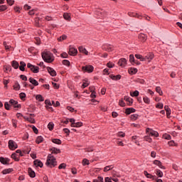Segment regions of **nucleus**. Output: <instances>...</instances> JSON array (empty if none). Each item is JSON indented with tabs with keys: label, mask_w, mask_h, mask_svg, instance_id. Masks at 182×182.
Segmentation results:
<instances>
[{
	"label": "nucleus",
	"mask_w": 182,
	"mask_h": 182,
	"mask_svg": "<svg viewBox=\"0 0 182 182\" xmlns=\"http://www.w3.org/2000/svg\"><path fill=\"white\" fill-rule=\"evenodd\" d=\"M102 49L107 52H112L113 50V46L109 44H104L102 46Z\"/></svg>",
	"instance_id": "0eeeda50"
},
{
	"label": "nucleus",
	"mask_w": 182,
	"mask_h": 182,
	"mask_svg": "<svg viewBox=\"0 0 182 182\" xmlns=\"http://www.w3.org/2000/svg\"><path fill=\"white\" fill-rule=\"evenodd\" d=\"M20 98L21 99V100H23V99H25V97H26V94H25L24 92H21L19 94Z\"/></svg>",
	"instance_id": "603ef678"
},
{
	"label": "nucleus",
	"mask_w": 182,
	"mask_h": 182,
	"mask_svg": "<svg viewBox=\"0 0 182 182\" xmlns=\"http://www.w3.org/2000/svg\"><path fill=\"white\" fill-rule=\"evenodd\" d=\"M9 103L11 106H14L15 109H20L21 107V105L18 104V101H16L14 99L10 100Z\"/></svg>",
	"instance_id": "6e6552de"
},
{
	"label": "nucleus",
	"mask_w": 182,
	"mask_h": 182,
	"mask_svg": "<svg viewBox=\"0 0 182 182\" xmlns=\"http://www.w3.org/2000/svg\"><path fill=\"white\" fill-rule=\"evenodd\" d=\"M156 176H158V177H163V171H161L159 169L156 170Z\"/></svg>",
	"instance_id": "37998d69"
},
{
	"label": "nucleus",
	"mask_w": 182,
	"mask_h": 182,
	"mask_svg": "<svg viewBox=\"0 0 182 182\" xmlns=\"http://www.w3.org/2000/svg\"><path fill=\"white\" fill-rule=\"evenodd\" d=\"M124 100H126V102H128L129 106H132V105H133V99H132L130 97L125 96L124 97Z\"/></svg>",
	"instance_id": "aec40b11"
},
{
	"label": "nucleus",
	"mask_w": 182,
	"mask_h": 182,
	"mask_svg": "<svg viewBox=\"0 0 182 182\" xmlns=\"http://www.w3.org/2000/svg\"><path fill=\"white\" fill-rule=\"evenodd\" d=\"M130 96H132V97H137V96H139V91L135 90L134 92H130Z\"/></svg>",
	"instance_id": "ea45409f"
},
{
	"label": "nucleus",
	"mask_w": 182,
	"mask_h": 182,
	"mask_svg": "<svg viewBox=\"0 0 182 182\" xmlns=\"http://www.w3.org/2000/svg\"><path fill=\"white\" fill-rule=\"evenodd\" d=\"M136 60H134V55L131 54L129 55V62H131V63H134Z\"/></svg>",
	"instance_id": "de8ad7c7"
},
{
	"label": "nucleus",
	"mask_w": 182,
	"mask_h": 182,
	"mask_svg": "<svg viewBox=\"0 0 182 182\" xmlns=\"http://www.w3.org/2000/svg\"><path fill=\"white\" fill-rule=\"evenodd\" d=\"M156 107L157 109H163V103H158L156 105Z\"/></svg>",
	"instance_id": "bf43d9fd"
},
{
	"label": "nucleus",
	"mask_w": 182,
	"mask_h": 182,
	"mask_svg": "<svg viewBox=\"0 0 182 182\" xmlns=\"http://www.w3.org/2000/svg\"><path fill=\"white\" fill-rule=\"evenodd\" d=\"M164 109H165V110L166 112L167 117L169 118L170 117V114H171V109H170V108L167 105H165Z\"/></svg>",
	"instance_id": "4be33fe9"
},
{
	"label": "nucleus",
	"mask_w": 182,
	"mask_h": 182,
	"mask_svg": "<svg viewBox=\"0 0 182 182\" xmlns=\"http://www.w3.org/2000/svg\"><path fill=\"white\" fill-rule=\"evenodd\" d=\"M63 18L65 19V21H70V15L68 13L63 14Z\"/></svg>",
	"instance_id": "f704fd0d"
},
{
	"label": "nucleus",
	"mask_w": 182,
	"mask_h": 182,
	"mask_svg": "<svg viewBox=\"0 0 182 182\" xmlns=\"http://www.w3.org/2000/svg\"><path fill=\"white\" fill-rule=\"evenodd\" d=\"M66 38H68V36H66L65 35H63V36H61L58 38V41H60V42H62V41H65V39H66Z\"/></svg>",
	"instance_id": "6e6d98bb"
},
{
	"label": "nucleus",
	"mask_w": 182,
	"mask_h": 182,
	"mask_svg": "<svg viewBox=\"0 0 182 182\" xmlns=\"http://www.w3.org/2000/svg\"><path fill=\"white\" fill-rule=\"evenodd\" d=\"M9 161H11V159L8 158L0 157V162L1 164H9Z\"/></svg>",
	"instance_id": "f8f14e48"
},
{
	"label": "nucleus",
	"mask_w": 182,
	"mask_h": 182,
	"mask_svg": "<svg viewBox=\"0 0 182 182\" xmlns=\"http://www.w3.org/2000/svg\"><path fill=\"white\" fill-rule=\"evenodd\" d=\"M11 171H14V169L12 168H7L2 171L3 174H9Z\"/></svg>",
	"instance_id": "72a5a7b5"
},
{
	"label": "nucleus",
	"mask_w": 182,
	"mask_h": 182,
	"mask_svg": "<svg viewBox=\"0 0 182 182\" xmlns=\"http://www.w3.org/2000/svg\"><path fill=\"white\" fill-rule=\"evenodd\" d=\"M7 1V4H9V5H10L11 6H12V5H14L15 1L14 0H6Z\"/></svg>",
	"instance_id": "680f3d73"
},
{
	"label": "nucleus",
	"mask_w": 182,
	"mask_h": 182,
	"mask_svg": "<svg viewBox=\"0 0 182 182\" xmlns=\"http://www.w3.org/2000/svg\"><path fill=\"white\" fill-rule=\"evenodd\" d=\"M47 70L50 76H56V71L53 68L50 67H47Z\"/></svg>",
	"instance_id": "ddd939ff"
},
{
	"label": "nucleus",
	"mask_w": 182,
	"mask_h": 182,
	"mask_svg": "<svg viewBox=\"0 0 182 182\" xmlns=\"http://www.w3.org/2000/svg\"><path fill=\"white\" fill-rule=\"evenodd\" d=\"M109 77H110V79H112V80H120V79H122V75H110Z\"/></svg>",
	"instance_id": "2eb2a0df"
},
{
	"label": "nucleus",
	"mask_w": 182,
	"mask_h": 182,
	"mask_svg": "<svg viewBox=\"0 0 182 182\" xmlns=\"http://www.w3.org/2000/svg\"><path fill=\"white\" fill-rule=\"evenodd\" d=\"M14 90H19L21 89V85H19V82H16L15 85H14Z\"/></svg>",
	"instance_id": "4c0bfd02"
},
{
	"label": "nucleus",
	"mask_w": 182,
	"mask_h": 182,
	"mask_svg": "<svg viewBox=\"0 0 182 182\" xmlns=\"http://www.w3.org/2000/svg\"><path fill=\"white\" fill-rule=\"evenodd\" d=\"M59 170H62V168H66V164L63 163L58 166Z\"/></svg>",
	"instance_id": "864d4df0"
},
{
	"label": "nucleus",
	"mask_w": 182,
	"mask_h": 182,
	"mask_svg": "<svg viewBox=\"0 0 182 182\" xmlns=\"http://www.w3.org/2000/svg\"><path fill=\"white\" fill-rule=\"evenodd\" d=\"M63 64H64L65 66H69V65H70V62H69L68 60H63Z\"/></svg>",
	"instance_id": "5fc2aeb1"
},
{
	"label": "nucleus",
	"mask_w": 182,
	"mask_h": 182,
	"mask_svg": "<svg viewBox=\"0 0 182 182\" xmlns=\"http://www.w3.org/2000/svg\"><path fill=\"white\" fill-rule=\"evenodd\" d=\"M11 159H14L15 161H19V157H18V155H16L15 153L11 154Z\"/></svg>",
	"instance_id": "e433bc0d"
},
{
	"label": "nucleus",
	"mask_w": 182,
	"mask_h": 182,
	"mask_svg": "<svg viewBox=\"0 0 182 182\" xmlns=\"http://www.w3.org/2000/svg\"><path fill=\"white\" fill-rule=\"evenodd\" d=\"M32 129H33V131L34 132V133H36V134H38V129L36 128V127L33 125Z\"/></svg>",
	"instance_id": "774afa93"
},
{
	"label": "nucleus",
	"mask_w": 182,
	"mask_h": 182,
	"mask_svg": "<svg viewBox=\"0 0 182 182\" xmlns=\"http://www.w3.org/2000/svg\"><path fill=\"white\" fill-rule=\"evenodd\" d=\"M93 66L92 65H85L82 67V70H83V72H87L88 73H92V72H93Z\"/></svg>",
	"instance_id": "39448f33"
},
{
	"label": "nucleus",
	"mask_w": 182,
	"mask_h": 182,
	"mask_svg": "<svg viewBox=\"0 0 182 182\" xmlns=\"http://www.w3.org/2000/svg\"><path fill=\"white\" fill-rule=\"evenodd\" d=\"M146 133H149L151 136H154V137H159V132L150 129L146 128Z\"/></svg>",
	"instance_id": "423d86ee"
},
{
	"label": "nucleus",
	"mask_w": 182,
	"mask_h": 182,
	"mask_svg": "<svg viewBox=\"0 0 182 182\" xmlns=\"http://www.w3.org/2000/svg\"><path fill=\"white\" fill-rule=\"evenodd\" d=\"M154 58V54L149 53L147 55L145 56V60H148V62H151Z\"/></svg>",
	"instance_id": "4468645a"
},
{
	"label": "nucleus",
	"mask_w": 182,
	"mask_h": 182,
	"mask_svg": "<svg viewBox=\"0 0 182 182\" xmlns=\"http://www.w3.org/2000/svg\"><path fill=\"white\" fill-rule=\"evenodd\" d=\"M118 136L119 137H124V136H126V134L122 132H118Z\"/></svg>",
	"instance_id": "69168bd1"
},
{
	"label": "nucleus",
	"mask_w": 182,
	"mask_h": 182,
	"mask_svg": "<svg viewBox=\"0 0 182 182\" xmlns=\"http://www.w3.org/2000/svg\"><path fill=\"white\" fill-rule=\"evenodd\" d=\"M144 140H145L146 141H148L149 143H151V141H152L151 138H150V136H145L144 137Z\"/></svg>",
	"instance_id": "8fccbe9b"
},
{
	"label": "nucleus",
	"mask_w": 182,
	"mask_h": 182,
	"mask_svg": "<svg viewBox=\"0 0 182 182\" xmlns=\"http://www.w3.org/2000/svg\"><path fill=\"white\" fill-rule=\"evenodd\" d=\"M82 164L83 166H86V165H87V166H89L90 162H89V160H87V159H84L82 160Z\"/></svg>",
	"instance_id": "49530a36"
},
{
	"label": "nucleus",
	"mask_w": 182,
	"mask_h": 182,
	"mask_svg": "<svg viewBox=\"0 0 182 182\" xmlns=\"http://www.w3.org/2000/svg\"><path fill=\"white\" fill-rule=\"evenodd\" d=\"M9 149H10V150H15V149H18V144L14 140H9Z\"/></svg>",
	"instance_id": "20e7f679"
},
{
	"label": "nucleus",
	"mask_w": 182,
	"mask_h": 182,
	"mask_svg": "<svg viewBox=\"0 0 182 182\" xmlns=\"http://www.w3.org/2000/svg\"><path fill=\"white\" fill-rule=\"evenodd\" d=\"M51 151V154H59V153H60V149L53 147L50 149Z\"/></svg>",
	"instance_id": "dca6fc26"
},
{
	"label": "nucleus",
	"mask_w": 182,
	"mask_h": 182,
	"mask_svg": "<svg viewBox=\"0 0 182 182\" xmlns=\"http://www.w3.org/2000/svg\"><path fill=\"white\" fill-rule=\"evenodd\" d=\"M34 166H37V167H43V164L40 160L36 159L34 161Z\"/></svg>",
	"instance_id": "5701e85b"
},
{
	"label": "nucleus",
	"mask_w": 182,
	"mask_h": 182,
	"mask_svg": "<svg viewBox=\"0 0 182 182\" xmlns=\"http://www.w3.org/2000/svg\"><path fill=\"white\" fill-rule=\"evenodd\" d=\"M79 52H81V53H85V55H87V50L86 48L83 47H79L78 48Z\"/></svg>",
	"instance_id": "2f4dec72"
},
{
	"label": "nucleus",
	"mask_w": 182,
	"mask_h": 182,
	"mask_svg": "<svg viewBox=\"0 0 182 182\" xmlns=\"http://www.w3.org/2000/svg\"><path fill=\"white\" fill-rule=\"evenodd\" d=\"M42 141H43V137H42V136H39L36 138V143H37V144H40Z\"/></svg>",
	"instance_id": "473e14b6"
},
{
	"label": "nucleus",
	"mask_w": 182,
	"mask_h": 182,
	"mask_svg": "<svg viewBox=\"0 0 182 182\" xmlns=\"http://www.w3.org/2000/svg\"><path fill=\"white\" fill-rule=\"evenodd\" d=\"M26 66V63H25V62H23V61L20 62L19 69H20V70H21V72L25 71V67Z\"/></svg>",
	"instance_id": "6ab92c4d"
},
{
	"label": "nucleus",
	"mask_w": 182,
	"mask_h": 182,
	"mask_svg": "<svg viewBox=\"0 0 182 182\" xmlns=\"http://www.w3.org/2000/svg\"><path fill=\"white\" fill-rule=\"evenodd\" d=\"M7 7L5 5L0 6V11H6Z\"/></svg>",
	"instance_id": "13d9d810"
},
{
	"label": "nucleus",
	"mask_w": 182,
	"mask_h": 182,
	"mask_svg": "<svg viewBox=\"0 0 182 182\" xmlns=\"http://www.w3.org/2000/svg\"><path fill=\"white\" fill-rule=\"evenodd\" d=\"M154 164H155L156 166H158L160 168H164V166H163V165L161 164V161L159 160H154Z\"/></svg>",
	"instance_id": "b1692460"
},
{
	"label": "nucleus",
	"mask_w": 182,
	"mask_h": 182,
	"mask_svg": "<svg viewBox=\"0 0 182 182\" xmlns=\"http://www.w3.org/2000/svg\"><path fill=\"white\" fill-rule=\"evenodd\" d=\"M139 39L141 42H146V41H147V36L145 34H139Z\"/></svg>",
	"instance_id": "f3484780"
},
{
	"label": "nucleus",
	"mask_w": 182,
	"mask_h": 182,
	"mask_svg": "<svg viewBox=\"0 0 182 182\" xmlns=\"http://www.w3.org/2000/svg\"><path fill=\"white\" fill-rule=\"evenodd\" d=\"M55 127V124H53L52 122H50L48 124V128L49 130L52 131L53 130V127Z\"/></svg>",
	"instance_id": "c03bdc74"
},
{
	"label": "nucleus",
	"mask_w": 182,
	"mask_h": 182,
	"mask_svg": "<svg viewBox=\"0 0 182 182\" xmlns=\"http://www.w3.org/2000/svg\"><path fill=\"white\" fill-rule=\"evenodd\" d=\"M61 58H63L64 59H66V58H68V53H63L61 55H60Z\"/></svg>",
	"instance_id": "338daca9"
},
{
	"label": "nucleus",
	"mask_w": 182,
	"mask_h": 182,
	"mask_svg": "<svg viewBox=\"0 0 182 182\" xmlns=\"http://www.w3.org/2000/svg\"><path fill=\"white\" fill-rule=\"evenodd\" d=\"M68 53L69 55H70V56H76V54L77 53V50L75 48H70Z\"/></svg>",
	"instance_id": "9d476101"
},
{
	"label": "nucleus",
	"mask_w": 182,
	"mask_h": 182,
	"mask_svg": "<svg viewBox=\"0 0 182 182\" xmlns=\"http://www.w3.org/2000/svg\"><path fill=\"white\" fill-rule=\"evenodd\" d=\"M52 141L53 143H55V144H62V141L59 139H53Z\"/></svg>",
	"instance_id": "c9c22d12"
},
{
	"label": "nucleus",
	"mask_w": 182,
	"mask_h": 182,
	"mask_svg": "<svg viewBox=\"0 0 182 182\" xmlns=\"http://www.w3.org/2000/svg\"><path fill=\"white\" fill-rule=\"evenodd\" d=\"M144 176H146L147 178H152V180H157V177L156 176H153L150 173H148L147 171H144Z\"/></svg>",
	"instance_id": "9b49d317"
},
{
	"label": "nucleus",
	"mask_w": 182,
	"mask_h": 182,
	"mask_svg": "<svg viewBox=\"0 0 182 182\" xmlns=\"http://www.w3.org/2000/svg\"><path fill=\"white\" fill-rule=\"evenodd\" d=\"M46 164V166H48V167H50L51 168L52 167H55V166H57L58 164L56 162V159L53 157L52 154L48 155Z\"/></svg>",
	"instance_id": "f03ea898"
},
{
	"label": "nucleus",
	"mask_w": 182,
	"mask_h": 182,
	"mask_svg": "<svg viewBox=\"0 0 182 182\" xmlns=\"http://www.w3.org/2000/svg\"><path fill=\"white\" fill-rule=\"evenodd\" d=\"M28 174L30 176V177H31L32 178L36 177V174H35V171H33V170H32L31 168H28Z\"/></svg>",
	"instance_id": "393cba45"
},
{
	"label": "nucleus",
	"mask_w": 182,
	"mask_h": 182,
	"mask_svg": "<svg viewBox=\"0 0 182 182\" xmlns=\"http://www.w3.org/2000/svg\"><path fill=\"white\" fill-rule=\"evenodd\" d=\"M27 68L28 69H30L31 70H32L33 73H38L39 72V67H36V66L31 64V63H28L27 64Z\"/></svg>",
	"instance_id": "7ed1b4c3"
},
{
	"label": "nucleus",
	"mask_w": 182,
	"mask_h": 182,
	"mask_svg": "<svg viewBox=\"0 0 182 182\" xmlns=\"http://www.w3.org/2000/svg\"><path fill=\"white\" fill-rule=\"evenodd\" d=\"M132 120H137L139 115L137 114H134L130 116Z\"/></svg>",
	"instance_id": "a18cd8bd"
},
{
	"label": "nucleus",
	"mask_w": 182,
	"mask_h": 182,
	"mask_svg": "<svg viewBox=\"0 0 182 182\" xmlns=\"http://www.w3.org/2000/svg\"><path fill=\"white\" fill-rule=\"evenodd\" d=\"M119 106H122V107H124V106H126V104L124 103V101H123L122 100H121L119 102Z\"/></svg>",
	"instance_id": "4d7b16f0"
},
{
	"label": "nucleus",
	"mask_w": 182,
	"mask_h": 182,
	"mask_svg": "<svg viewBox=\"0 0 182 182\" xmlns=\"http://www.w3.org/2000/svg\"><path fill=\"white\" fill-rule=\"evenodd\" d=\"M136 82H137V83H141V85H144V80L141 78H136Z\"/></svg>",
	"instance_id": "09e8293b"
},
{
	"label": "nucleus",
	"mask_w": 182,
	"mask_h": 182,
	"mask_svg": "<svg viewBox=\"0 0 182 182\" xmlns=\"http://www.w3.org/2000/svg\"><path fill=\"white\" fill-rule=\"evenodd\" d=\"M28 80L30 83H32L33 85V86H38L39 85V82H38V81H36V80L33 77H30Z\"/></svg>",
	"instance_id": "412c9836"
},
{
	"label": "nucleus",
	"mask_w": 182,
	"mask_h": 182,
	"mask_svg": "<svg viewBox=\"0 0 182 182\" xmlns=\"http://www.w3.org/2000/svg\"><path fill=\"white\" fill-rule=\"evenodd\" d=\"M169 146H177V144L174 142V141H171L168 142Z\"/></svg>",
	"instance_id": "e2e57ef3"
},
{
	"label": "nucleus",
	"mask_w": 182,
	"mask_h": 182,
	"mask_svg": "<svg viewBox=\"0 0 182 182\" xmlns=\"http://www.w3.org/2000/svg\"><path fill=\"white\" fill-rule=\"evenodd\" d=\"M144 103H146L147 105H149L150 103V99H149V97H144Z\"/></svg>",
	"instance_id": "3c124183"
},
{
	"label": "nucleus",
	"mask_w": 182,
	"mask_h": 182,
	"mask_svg": "<svg viewBox=\"0 0 182 182\" xmlns=\"http://www.w3.org/2000/svg\"><path fill=\"white\" fill-rule=\"evenodd\" d=\"M41 56L44 60V62H46L47 63H52L55 59L53 58V54L49 51H46L44 53H42Z\"/></svg>",
	"instance_id": "f257e3e1"
},
{
	"label": "nucleus",
	"mask_w": 182,
	"mask_h": 182,
	"mask_svg": "<svg viewBox=\"0 0 182 182\" xmlns=\"http://www.w3.org/2000/svg\"><path fill=\"white\" fill-rule=\"evenodd\" d=\"M20 77L22 79V80H24L25 82H26V80H28V77L26 75H21Z\"/></svg>",
	"instance_id": "052dcab7"
},
{
	"label": "nucleus",
	"mask_w": 182,
	"mask_h": 182,
	"mask_svg": "<svg viewBox=\"0 0 182 182\" xmlns=\"http://www.w3.org/2000/svg\"><path fill=\"white\" fill-rule=\"evenodd\" d=\"M9 106H10L9 103L5 102L4 107H5L6 110H9Z\"/></svg>",
	"instance_id": "0e129e2a"
},
{
	"label": "nucleus",
	"mask_w": 182,
	"mask_h": 182,
	"mask_svg": "<svg viewBox=\"0 0 182 182\" xmlns=\"http://www.w3.org/2000/svg\"><path fill=\"white\" fill-rule=\"evenodd\" d=\"M11 66L14 69H18V68H19V63L16 60H13L11 62Z\"/></svg>",
	"instance_id": "bb28decb"
},
{
	"label": "nucleus",
	"mask_w": 182,
	"mask_h": 182,
	"mask_svg": "<svg viewBox=\"0 0 182 182\" xmlns=\"http://www.w3.org/2000/svg\"><path fill=\"white\" fill-rule=\"evenodd\" d=\"M23 119H25V120H27V122H30V123L35 124V119H33L32 117H23Z\"/></svg>",
	"instance_id": "cd10ccee"
},
{
	"label": "nucleus",
	"mask_w": 182,
	"mask_h": 182,
	"mask_svg": "<svg viewBox=\"0 0 182 182\" xmlns=\"http://www.w3.org/2000/svg\"><path fill=\"white\" fill-rule=\"evenodd\" d=\"M134 112H136V109L134 108H127L126 110H125V113L126 114H130V113H134Z\"/></svg>",
	"instance_id": "a878e982"
},
{
	"label": "nucleus",
	"mask_w": 182,
	"mask_h": 182,
	"mask_svg": "<svg viewBox=\"0 0 182 182\" xmlns=\"http://www.w3.org/2000/svg\"><path fill=\"white\" fill-rule=\"evenodd\" d=\"M128 72L129 75H136V73L138 72L137 68H131L128 70Z\"/></svg>",
	"instance_id": "a211bd4d"
},
{
	"label": "nucleus",
	"mask_w": 182,
	"mask_h": 182,
	"mask_svg": "<svg viewBox=\"0 0 182 182\" xmlns=\"http://www.w3.org/2000/svg\"><path fill=\"white\" fill-rule=\"evenodd\" d=\"M156 92L160 95V96H163V91L161 90V88L160 87H156Z\"/></svg>",
	"instance_id": "58836bf2"
},
{
	"label": "nucleus",
	"mask_w": 182,
	"mask_h": 182,
	"mask_svg": "<svg viewBox=\"0 0 182 182\" xmlns=\"http://www.w3.org/2000/svg\"><path fill=\"white\" fill-rule=\"evenodd\" d=\"M83 126V123L77 122L71 124V127H82Z\"/></svg>",
	"instance_id": "c85d7f7f"
},
{
	"label": "nucleus",
	"mask_w": 182,
	"mask_h": 182,
	"mask_svg": "<svg viewBox=\"0 0 182 182\" xmlns=\"http://www.w3.org/2000/svg\"><path fill=\"white\" fill-rule=\"evenodd\" d=\"M128 15L129 16H134V18H138L139 19H140V18H141V16H140L136 13L129 12V13H128Z\"/></svg>",
	"instance_id": "7c9ffc66"
},
{
	"label": "nucleus",
	"mask_w": 182,
	"mask_h": 182,
	"mask_svg": "<svg viewBox=\"0 0 182 182\" xmlns=\"http://www.w3.org/2000/svg\"><path fill=\"white\" fill-rule=\"evenodd\" d=\"M92 182H103V177L99 176L97 179H94Z\"/></svg>",
	"instance_id": "79ce46f5"
},
{
	"label": "nucleus",
	"mask_w": 182,
	"mask_h": 182,
	"mask_svg": "<svg viewBox=\"0 0 182 182\" xmlns=\"http://www.w3.org/2000/svg\"><path fill=\"white\" fill-rule=\"evenodd\" d=\"M127 63V60H126V58H121L118 62V65L122 68H124Z\"/></svg>",
	"instance_id": "1a4fd4ad"
},
{
	"label": "nucleus",
	"mask_w": 182,
	"mask_h": 182,
	"mask_svg": "<svg viewBox=\"0 0 182 182\" xmlns=\"http://www.w3.org/2000/svg\"><path fill=\"white\" fill-rule=\"evenodd\" d=\"M36 99V100H38V102H43V100H45L43 97H42L41 95H37Z\"/></svg>",
	"instance_id": "a19ab883"
},
{
	"label": "nucleus",
	"mask_w": 182,
	"mask_h": 182,
	"mask_svg": "<svg viewBox=\"0 0 182 182\" xmlns=\"http://www.w3.org/2000/svg\"><path fill=\"white\" fill-rule=\"evenodd\" d=\"M114 167V166L113 165L107 166L104 168V171L105 173L107 171H110V170H113Z\"/></svg>",
	"instance_id": "c756f323"
}]
</instances>
